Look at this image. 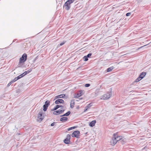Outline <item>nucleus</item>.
Returning <instances> with one entry per match:
<instances>
[{"instance_id": "nucleus-1", "label": "nucleus", "mask_w": 151, "mask_h": 151, "mask_svg": "<svg viewBox=\"0 0 151 151\" xmlns=\"http://www.w3.org/2000/svg\"><path fill=\"white\" fill-rule=\"evenodd\" d=\"M74 2L73 0H68L65 3L63 6L67 10H69L70 7V4Z\"/></svg>"}, {"instance_id": "nucleus-2", "label": "nucleus", "mask_w": 151, "mask_h": 151, "mask_svg": "<svg viewBox=\"0 0 151 151\" xmlns=\"http://www.w3.org/2000/svg\"><path fill=\"white\" fill-rule=\"evenodd\" d=\"M146 74V73L145 72H142L139 75V77L134 81V83L137 82L142 80L145 76Z\"/></svg>"}, {"instance_id": "nucleus-3", "label": "nucleus", "mask_w": 151, "mask_h": 151, "mask_svg": "<svg viewBox=\"0 0 151 151\" xmlns=\"http://www.w3.org/2000/svg\"><path fill=\"white\" fill-rule=\"evenodd\" d=\"M112 94L111 91L107 92L106 94L103 95L101 98V99L103 100H107L109 99Z\"/></svg>"}, {"instance_id": "nucleus-4", "label": "nucleus", "mask_w": 151, "mask_h": 151, "mask_svg": "<svg viewBox=\"0 0 151 151\" xmlns=\"http://www.w3.org/2000/svg\"><path fill=\"white\" fill-rule=\"evenodd\" d=\"M27 55L25 54H24L22 56V57L20 58L19 59V64H21L22 63H24L25 62L27 59Z\"/></svg>"}, {"instance_id": "nucleus-5", "label": "nucleus", "mask_w": 151, "mask_h": 151, "mask_svg": "<svg viewBox=\"0 0 151 151\" xmlns=\"http://www.w3.org/2000/svg\"><path fill=\"white\" fill-rule=\"evenodd\" d=\"M50 105V101H49L47 100L45 102V104L43 106V110L44 111H45L47 110L48 107Z\"/></svg>"}, {"instance_id": "nucleus-6", "label": "nucleus", "mask_w": 151, "mask_h": 151, "mask_svg": "<svg viewBox=\"0 0 151 151\" xmlns=\"http://www.w3.org/2000/svg\"><path fill=\"white\" fill-rule=\"evenodd\" d=\"M44 119V116L42 115V112H40L37 114V120L38 121L40 122Z\"/></svg>"}, {"instance_id": "nucleus-7", "label": "nucleus", "mask_w": 151, "mask_h": 151, "mask_svg": "<svg viewBox=\"0 0 151 151\" xmlns=\"http://www.w3.org/2000/svg\"><path fill=\"white\" fill-rule=\"evenodd\" d=\"M70 135L68 134L66 138L64 140V142L66 144H69L70 143Z\"/></svg>"}, {"instance_id": "nucleus-8", "label": "nucleus", "mask_w": 151, "mask_h": 151, "mask_svg": "<svg viewBox=\"0 0 151 151\" xmlns=\"http://www.w3.org/2000/svg\"><path fill=\"white\" fill-rule=\"evenodd\" d=\"M80 132L77 130L74 131L72 134V136L73 137H75L77 138H79Z\"/></svg>"}, {"instance_id": "nucleus-9", "label": "nucleus", "mask_w": 151, "mask_h": 151, "mask_svg": "<svg viewBox=\"0 0 151 151\" xmlns=\"http://www.w3.org/2000/svg\"><path fill=\"white\" fill-rule=\"evenodd\" d=\"M117 142L115 137V134H114L112 137V139L111 141V142L113 145H115Z\"/></svg>"}, {"instance_id": "nucleus-10", "label": "nucleus", "mask_w": 151, "mask_h": 151, "mask_svg": "<svg viewBox=\"0 0 151 151\" xmlns=\"http://www.w3.org/2000/svg\"><path fill=\"white\" fill-rule=\"evenodd\" d=\"M83 91L81 90L79 91V92L78 93L76 94H75L74 96V98H78L83 94Z\"/></svg>"}, {"instance_id": "nucleus-11", "label": "nucleus", "mask_w": 151, "mask_h": 151, "mask_svg": "<svg viewBox=\"0 0 151 151\" xmlns=\"http://www.w3.org/2000/svg\"><path fill=\"white\" fill-rule=\"evenodd\" d=\"M115 137L117 142L119 141V142H120V143L123 144L122 143V142L124 140L122 139V136H118L117 135L115 134Z\"/></svg>"}, {"instance_id": "nucleus-12", "label": "nucleus", "mask_w": 151, "mask_h": 151, "mask_svg": "<svg viewBox=\"0 0 151 151\" xmlns=\"http://www.w3.org/2000/svg\"><path fill=\"white\" fill-rule=\"evenodd\" d=\"M56 104H64V101L61 99H59L56 100L55 102Z\"/></svg>"}, {"instance_id": "nucleus-13", "label": "nucleus", "mask_w": 151, "mask_h": 151, "mask_svg": "<svg viewBox=\"0 0 151 151\" xmlns=\"http://www.w3.org/2000/svg\"><path fill=\"white\" fill-rule=\"evenodd\" d=\"M65 110H58L55 111L53 112V114L55 115H57L60 114V113H62L64 112Z\"/></svg>"}, {"instance_id": "nucleus-14", "label": "nucleus", "mask_w": 151, "mask_h": 151, "mask_svg": "<svg viewBox=\"0 0 151 151\" xmlns=\"http://www.w3.org/2000/svg\"><path fill=\"white\" fill-rule=\"evenodd\" d=\"M65 96V94H60V95H58L55 97V98L54 99V100H55L57 99L64 98V97Z\"/></svg>"}, {"instance_id": "nucleus-15", "label": "nucleus", "mask_w": 151, "mask_h": 151, "mask_svg": "<svg viewBox=\"0 0 151 151\" xmlns=\"http://www.w3.org/2000/svg\"><path fill=\"white\" fill-rule=\"evenodd\" d=\"M63 107H64L62 105H57L55 106V107L54 108H53V109H52L51 110V111H55V110H57V109H58V108H59L60 107H61L62 109H63Z\"/></svg>"}, {"instance_id": "nucleus-16", "label": "nucleus", "mask_w": 151, "mask_h": 151, "mask_svg": "<svg viewBox=\"0 0 151 151\" xmlns=\"http://www.w3.org/2000/svg\"><path fill=\"white\" fill-rule=\"evenodd\" d=\"M75 100L74 99L72 100L71 101L70 103V107L72 109L74 107V106L75 104Z\"/></svg>"}, {"instance_id": "nucleus-17", "label": "nucleus", "mask_w": 151, "mask_h": 151, "mask_svg": "<svg viewBox=\"0 0 151 151\" xmlns=\"http://www.w3.org/2000/svg\"><path fill=\"white\" fill-rule=\"evenodd\" d=\"M96 122V121L95 120H94L90 122L89 124V126L91 127H93L95 125V124Z\"/></svg>"}, {"instance_id": "nucleus-18", "label": "nucleus", "mask_w": 151, "mask_h": 151, "mask_svg": "<svg viewBox=\"0 0 151 151\" xmlns=\"http://www.w3.org/2000/svg\"><path fill=\"white\" fill-rule=\"evenodd\" d=\"M68 120V118L66 117H63L60 118V121L64 122L67 121Z\"/></svg>"}, {"instance_id": "nucleus-19", "label": "nucleus", "mask_w": 151, "mask_h": 151, "mask_svg": "<svg viewBox=\"0 0 151 151\" xmlns=\"http://www.w3.org/2000/svg\"><path fill=\"white\" fill-rule=\"evenodd\" d=\"M114 68V67L113 66L107 69V71L108 72L111 71Z\"/></svg>"}, {"instance_id": "nucleus-20", "label": "nucleus", "mask_w": 151, "mask_h": 151, "mask_svg": "<svg viewBox=\"0 0 151 151\" xmlns=\"http://www.w3.org/2000/svg\"><path fill=\"white\" fill-rule=\"evenodd\" d=\"M32 68H30L27 71H25L24 72L25 75H26L27 74L29 73L32 70Z\"/></svg>"}, {"instance_id": "nucleus-21", "label": "nucleus", "mask_w": 151, "mask_h": 151, "mask_svg": "<svg viewBox=\"0 0 151 151\" xmlns=\"http://www.w3.org/2000/svg\"><path fill=\"white\" fill-rule=\"evenodd\" d=\"M20 77H19V76L15 78L13 80H12V82H14L16 81L17 80H18L20 79Z\"/></svg>"}, {"instance_id": "nucleus-22", "label": "nucleus", "mask_w": 151, "mask_h": 151, "mask_svg": "<svg viewBox=\"0 0 151 151\" xmlns=\"http://www.w3.org/2000/svg\"><path fill=\"white\" fill-rule=\"evenodd\" d=\"M83 59L85 61H87L88 60V58L86 56H85L83 57Z\"/></svg>"}, {"instance_id": "nucleus-23", "label": "nucleus", "mask_w": 151, "mask_h": 151, "mask_svg": "<svg viewBox=\"0 0 151 151\" xmlns=\"http://www.w3.org/2000/svg\"><path fill=\"white\" fill-rule=\"evenodd\" d=\"M75 127H72L68 129V131H69L72 129L75 128Z\"/></svg>"}, {"instance_id": "nucleus-24", "label": "nucleus", "mask_w": 151, "mask_h": 151, "mask_svg": "<svg viewBox=\"0 0 151 151\" xmlns=\"http://www.w3.org/2000/svg\"><path fill=\"white\" fill-rule=\"evenodd\" d=\"M25 75L24 73H23L22 74L19 75V77H20V78H22V77H23V76H25Z\"/></svg>"}, {"instance_id": "nucleus-25", "label": "nucleus", "mask_w": 151, "mask_h": 151, "mask_svg": "<svg viewBox=\"0 0 151 151\" xmlns=\"http://www.w3.org/2000/svg\"><path fill=\"white\" fill-rule=\"evenodd\" d=\"M70 114V111H68L67 112H66L65 114L67 116H68Z\"/></svg>"}, {"instance_id": "nucleus-26", "label": "nucleus", "mask_w": 151, "mask_h": 151, "mask_svg": "<svg viewBox=\"0 0 151 151\" xmlns=\"http://www.w3.org/2000/svg\"><path fill=\"white\" fill-rule=\"evenodd\" d=\"M91 106V103H90L88 104L87 106L86 107V108H89Z\"/></svg>"}, {"instance_id": "nucleus-27", "label": "nucleus", "mask_w": 151, "mask_h": 151, "mask_svg": "<svg viewBox=\"0 0 151 151\" xmlns=\"http://www.w3.org/2000/svg\"><path fill=\"white\" fill-rule=\"evenodd\" d=\"M92 55V53H89L86 56L88 58H90L91 56Z\"/></svg>"}, {"instance_id": "nucleus-28", "label": "nucleus", "mask_w": 151, "mask_h": 151, "mask_svg": "<svg viewBox=\"0 0 151 151\" xmlns=\"http://www.w3.org/2000/svg\"><path fill=\"white\" fill-rule=\"evenodd\" d=\"M90 86V84L89 83L86 84L85 85V86L86 87H88Z\"/></svg>"}, {"instance_id": "nucleus-29", "label": "nucleus", "mask_w": 151, "mask_h": 151, "mask_svg": "<svg viewBox=\"0 0 151 151\" xmlns=\"http://www.w3.org/2000/svg\"><path fill=\"white\" fill-rule=\"evenodd\" d=\"M14 82H12V81L11 82H10L7 85V87H8L9 86H10L11 84L13 83Z\"/></svg>"}, {"instance_id": "nucleus-30", "label": "nucleus", "mask_w": 151, "mask_h": 151, "mask_svg": "<svg viewBox=\"0 0 151 151\" xmlns=\"http://www.w3.org/2000/svg\"><path fill=\"white\" fill-rule=\"evenodd\" d=\"M65 42H63L60 43L59 45L60 46L63 45L65 44Z\"/></svg>"}, {"instance_id": "nucleus-31", "label": "nucleus", "mask_w": 151, "mask_h": 151, "mask_svg": "<svg viewBox=\"0 0 151 151\" xmlns=\"http://www.w3.org/2000/svg\"><path fill=\"white\" fill-rule=\"evenodd\" d=\"M131 14V13H127L126 14V15L127 16H129Z\"/></svg>"}, {"instance_id": "nucleus-32", "label": "nucleus", "mask_w": 151, "mask_h": 151, "mask_svg": "<svg viewBox=\"0 0 151 151\" xmlns=\"http://www.w3.org/2000/svg\"><path fill=\"white\" fill-rule=\"evenodd\" d=\"M56 123L55 122H53V123L51 124L50 125L51 126H53Z\"/></svg>"}, {"instance_id": "nucleus-33", "label": "nucleus", "mask_w": 151, "mask_h": 151, "mask_svg": "<svg viewBox=\"0 0 151 151\" xmlns=\"http://www.w3.org/2000/svg\"><path fill=\"white\" fill-rule=\"evenodd\" d=\"M65 116H67L65 114H64L63 115H62L60 116L61 117Z\"/></svg>"}, {"instance_id": "nucleus-34", "label": "nucleus", "mask_w": 151, "mask_h": 151, "mask_svg": "<svg viewBox=\"0 0 151 151\" xmlns=\"http://www.w3.org/2000/svg\"><path fill=\"white\" fill-rule=\"evenodd\" d=\"M86 109L84 110V112H85L88 109V108H86Z\"/></svg>"}, {"instance_id": "nucleus-35", "label": "nucleus", "mask_w": 151, "mask_h": 151, "mask_svg": "<svg viewBox=\"0 0 151 151\" xmlns=\"http://www.w3.org/2000/svg\"><path fill=\"white\" fill-rule=\"evenodd\" d=\"M83 99L82 98H79V99H79V100H81V99Z\"/></svg>"}, {"instance_id": "nucleus-36", "label": "nucleus", "mask_w": 151, "mask_h": 151, "mask_svg": "<svg viewBox=\"0 0 151 151\" xmlns=\"http://www.w3.org/2000/svg\"><path fill=\"white\" fill-rule=\"evenodd\" d=\"M79 99H78V100H77V101H79Z\"/></svg>"}, {"instance_id": "nucleus-37", "label": "nucleus", "mask_w": 151, "mask_h": 151, "mask_svg": "<svg viewBox=\"0 0 151 151\" xmlns=\"http://www.w3.org/2000/svg\"><path fill=\"white\" fill-rule=\"evenodd\" d=\"M139 48H139L138 49H137V50H138V49H139Z\"/></svg>"}, {"instance_id": "nucleus-38", "label": "nucleus", "mask_w": 151, "mask_h": 151, "mask_svg": "<svg viewBox=\"0 0 151 151\" xmlns=\"http://www.w3.org/2000/svg\"><path fill=\"white\" fill-rule=\"evenodd\" d=\"M150 43H151V42H150Z\"/></svg>"}]
</instances>
